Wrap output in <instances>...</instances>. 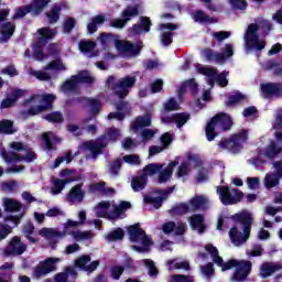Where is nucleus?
<instances>
[{
    "instance_id": "c756f323",
    "label": "nucleus",
    "mask_w": 282,
    "mask_h": 282,
    "mask_svg": "<svg viewBox=\"0 0 282 282\" xmlns=\"http://www.w3.org/2000/svg\"><path fill=\"white\" fill-rule=\"evenodd\" d=\"M15 30H17V25H14V23L12 22H6L0 25V34L2 39H4V41L12 39Z\"/></svg>"
},
{
    "instance_id": "423d86ee",
    "label": "nucleus",
    "mask_w": 282,
    "mask_h": 282,
    "mask_svg": "<svg viewBox=\"0 0 282 282\" xmlns=\"http://www.w3.org/2000/svg\"><path fill=\"white\" fill-rule=\"evenodd\" d=\"M107 147H109V140H107L106 135H100L96 140L85 141L82 144V149H84V151H89L93 160H96L98 155H102Z\"/></svg>"
},
{
    "instance_id": "864d4df0",
    "label": "nucleus",
    "mask_w": 282,
    "mask_h": 282,
    "mask_svg": "<svg viewBox=\"0 0 282 282\" xmlns=\"http://www.w3.org/2000/svg\"><path fill=\"white\" fill-rule=\"evenodd\" d=\"M78 45L83 54H89V52H94V50L96 48V42L91 40L80 41Z\"/></svg>"
},
{
    "instance_id": "79ce46f5",
    "label": "nucleus",
    "mask_w": 282,
    "mask_h": 282,
    "mask_svg": "<svg viewBox=\"0 0 282 282\" xmlns=\"http://www.w3.org/2000/svg\"><path fill=\"white\" fill-rule=\"evenodd\" d=\"M242 100H246V95L237 90L235 95H230L227 97V100L225 101V107H235V105H239V102H242Z\"/></svg>"
},
{
    "instance_id": "de8ad7c7",
    "label": "nucleus",
    "mask_w": 282,
    "mask_h": 282,
    "mask_svg": "<svg viewBox=\"0 0 282 282\" xmlns=\"http://www.w3.org/2000/svg\"><path fill=\"white\" fill-rule=\"evenodd\" d=\"M193 19L196 23H217L215 18L208 17L204 11L198 10L194 13Z\"/></svg>"
},
{
    "instance_id": "603ef678",
    "label": "nucleus",
    "mask_w": 282,
    "mask_h": 282,
    "mask_svg": "<svg viewBox=\"0 0 282 282\" xmlns=\"http://www.w3.org/2000/svg\"><path fill=\"white\" fill-rule=\"evenodd\" d=\"M280 176L276 173L267 174L264 184L268 188H274L279 186Z\"/></svg>"
},
{
    "instance_id": "ddd939ff",
    "label": "nucleus",
    "mask_w": 282,
    "mask_h": 282,
    "mask_svg": "<svg viewBox=\"0 0 282 282\" xmlns=\"http://www.w3.org/2000/svg\"><path fill=\"white\" fill-rule=\"evenodd\" d=\"M117 50L121 54H127V56H140L142 52V42L131 43L130 41L117 42Z\"/></svg>"
},
{
    "instance_id": "09e8293b",
    "label": "nucleus",
    "mask_w": 282,
    "mask_h": 282,
    "mask_svg": "<svg viewBox=\"0 0 282 282\" xmlns=\"http://www.w3.org/2000/svg\"><path fill=\"white\" fill-rule=\"evenodd\" d=\"M44 120L47 122H52L53 124H61L62 122H65V118L63 117V112L61 111H53L51 113L45 115Z\"/></svg>"
},
{
    "instance_id": "cd10ccee",
    "label": "nucleus",
    "mask_w": 282,
    "mask_h": 282,
    "mask_svg": "<svg viewBox=\"0 0 282 282\" xmlns=\"http://www.w3.org/2000/svg\"><path fill=\"white\" fill-rule=\"evenodd\" d=\"M148 182H149V177H147L144 174L132 177V181H131L132 191L134 193H140V191H144V188H147Z\"/></svg>"
},
{
    "instance_id": "3c124183",
    "label": "nucleus",
    "mask_w": 282,
    "mask_h": 282,
    "mask_svg": "<svg viewBox=\"0 0 282 282\" xmlns=\"http://www.w3.org/2000/svg\"><path fill=\"white\" fill-rule=\"evenodd\" d=\"M39 34H40V43H47L50 39L55 36L56 32H54V30L50 28H42L39 30Z\"/></svg>"
},
{
    "instance_id": "4d7b16f0",
    "label": "nucleus",
    "mask_w": 282,
    "mask_h": 282,
    "mask_svg": "<svg viewBox=\"0 0 282 282\" xmlns=\"http://www.w3.org/2000/svg\"><path fill=\"white\" fill-rule=\"evenodd\" d=\"M70 235L75 241H85L87 239H91L93 235H91V231L89 230H86V231H70Z\"/></svg>"
},
{
    "instance_id": "a19ab883",
    "label": "nucleus",
    "mask_w": 282,
    "mask_h": 282,
    "mask_svg": "<svg viewBox=\"0 0 282 282\" xmlns=\"http://www.w3.org/2000/svg\"><path fill=\"white\" fill-rule=\"evenodd\" d=\"M73 78L77 80V85H91L94 83V77L87 70H82L77 75H73Z\"/></svg>"
},
{
    "instance_id": "680f3d73",
    "label": "nucleus",
    "mask_w": 282,
    "mask_h": 282,
    "mask_svg": "<svg viewBox=\"0 0 282 282\" xmlns=\"http://www.w3.org/2000/svg\"><path fill=\"white\" fill-rule=\"evenodd\" d=\"M122 274H124V267L122 265L111 267L110 269L111 279H113L115 281H120V276H122Z\"/></svg>"
},
{
    "instance_id": "b1692460",
    "label": "nucleus",
    "mask_w": 282,
    "mask_h": 282,
    "mask_svg": "<svg viewBox=\"0 0 282 282\" xmlns=\"http://www.w3.org/2000/svg\"><path fill=\"white\" fill-rule=\"evenodd\" d=\"M170 193H173V187H170L169 191H161L160 194L162 196H158V197L145 196L144 202L145 204H151V206H154V208H156L158 210L159 208H162V204L164 203V199L169 197Z\"/></svg>"
},
{
    "instance_id": "5fc2aeb1",
    "label": "nucleus",
    "mask_w": 282,
    "mask_h": 282,
    "mask_svg": "<svg viewBox=\"0 0 282 282\" xmlns=\"http://www.w3.org/2000/svg\"><path fill=\"white\" fill-rule=\"evenodd\" d=\"M109 173L111 175H119L120 170L122 169V161L120 159H116L108 163Z\"/></svg>"
},
{
    "instance_id": "6ab92c4d",
    "label": "nucleus",
    "mask_w": 282,
    "mask_h": 282,
    "mask_svg": "<svg viewBox=\"0 0 282 282\" xmlns=\"http://www.w3.org/2000/svg\"><path fill=\"white\" fill-rule=\"evenodd\" d=\"M76 102H86V105L90 108V115L93 118H96L100 110L102 109V102H100V99L91 98V97H77Z\"/></svg>"
},
{
    "instance_id": "9b49d317",
    "label": "nucleus",
    "mask_w": 282,
    "mask_h": 282,
    "mask_svg": "<svg viewBox=\"0 0 282 282\" xmlns=\"http://www.w3.org/2000/svg\"><path fill=\"white\" fill-rule=\"evenodd\" d=\"M252 272V262L250 260H238L236 271L231 276V281L241 282L246 281Z\"/></svg>"
},
{
    "instance_id": "a211bd4d",
    "label": "nucleus",
    "mask_w": 282,
    "mask_h": 282,
    "mask_svg": "<svg viewBox=\"0 0 282 282\" xmlns=\"http://www.w3.org/2000/svg\"><path fill=\"white\" fill-rule=\"evenodd\" d=\"M281 152L282 148L279 147V143H276L275 141H271L267 147L260 150V155H263V158H267V160L273 162L275 158H279V155H281Z\"/></svg>"
},
{
    "instance_id": "f3484780",
    "label": "nucleus",
    "mask_w": 282,
    "mask_h": 282,
    "mask_svg": "<svg viewBox=\"0 0 282 282\" xmlns=\"http://www.w3.org/2000/svg\"><path fill=\"white\" fill-rule=\"evenodd\" d=\"M151 112H145L143 116L135 117V119L130 123V129L131 131H134V133H138L140 129H147V127H151Z\"/></svg>"
},
{
    "instance_id": "f257e3e1",
    "label": "nucleus",
    "mask_w": 282,
    "mask_h": 282,
    "mask_svg": "<svg viewBox=\"0 0 282 282\" xmlns=\"http://www.w3.org/2000/svg\"><path fill=\"white\" fill-rule=\"evenodd\" d=\"M230 219L234 224H239L242 227V232L237 227H232L229 230V238L236 246H243L248 239H250V232H252V214L248 210L234 214Z\"/></svg>"
},
{
    "instance_id": "69168bd1",
    "label": "nucleus",
    "mask_w": 282,
    "mask_h": 282,
    "mask_svg": "<svg viewBox=\"0 0 282 282\" xmlns=\"http://www.w3.org/2000/svg\"><path fill=\"white\" fill-rule=\"evenodd\" d=\"M231 8L235 10H248V1L247 0H229Z\"/></svg>"
},
{
    "instance_id": "dca6fc26",
    "label": "nucleus",
    "mask_w": 282,
    "mask_h": 282,
    "mask_svg": "<svg viewBox=\"0 0 282 282\" xmlns=\"http://www.w3.org/2000/svg\"><path fill=\"white\" fill-rule=\"evenodd\" d=\"M261 91H262L264 98H281L282 82L262 84Z\"/></svg>"
},
{
    "instance_id": "6e6552de",
    "label": "nucleus",
    "mask_w": 282,
    "mask_h": 282,
    "mask_svg": "<svg viewBox=\"0 0 282 282\" xmlns=\"http://www.w3.org/2000/svg\"><path fill=\"white\" fill-rule=\"evenodd\" d=\"M220 195V202L224 206H232L235 204H239L241 199H243V192L234 188L232 194L230 193V187L228 186H220L218 188Z\"/></svg>"
},
{
    "instance_id": "37998d69",
    "label": "nucleus",
    "mask_w": 282,
    "mask_h": 282,
    "mask_svg": "<svg viewBox=\"0 0 282 282\" xmlns=\"http://www.w3.org/2000/svg\"><path fill=\"white\" fill-rule=\"evenodd\" d=\"M54 100H56V95L44 94L42 95V100H41L43 105H40V106L44 111H50L54 108Z\"/></svg>"
},
{
    "instance_id": "e2e57ef3",
    "label": "nucleus",
    "mask_w": 282,
    "mask_h": 282,
    "mask_svg": "<svg viewBox=\"0 0 282 282\" xmlns=\"http://www.w3.org/2000/svg\"><path fill=\"white\" fill-rule=\"evenodd\" d=\"M144 264L149 270V276L155 279L160 274V270L155 268V262L153 260L147 259L144 260Z\"/></svg>"
},
{
    "instance_id": "ea45409f",
    "label": "nucleus",
    "mask_w": 282,
    "mask_h": 282,
    "mask_svg": "<svg viewBox=\"0 0 282 282\" xmlns=\"http://www.w3.org/2000/svg\"><path fill=\"white\" fill-rule=\"evenodd\" d=\"M164 169V164L160 163H150L143 167V175L145 177L158 175L160 171Z\"/></svg>"
},
{
    "instance_id": "a878e982",
    "label": "nucleus",
    "mask_w": 282,
    "mask_h": 282,
    "mask_svg": "<svg viewBox=\"0 0 282 282\" xmlns=\"http://www.w3.org/2000/svg\"><path fill=\"white\" fill-rule=\"evenodd\" d=\"M144 229L140 228V224H134L128 227L129 239L132 243H140L144 237Z\"/></svg>"
},
{
    "instance_id": "c9c22d12",
    "label": "nucleus",
    "mask_w": 282,
    "mask_h": 282,
    "mask_svg": "<svg viewBox=\"0 0 282 282\" xmlns=\"http://www.w3.org/2000/svg\"><path fill=\"white\" fill-rule=\"evenodd\" d=\"M3 204L7 213H21V208H23V204H21V202L12 198H6Z\"/></svg>"
},
{
    "instance_id": "1a4fd4ad",
    "label": "nucleus",
    "mask_w": 282,
    "mask_h": 282,
    "mask_svg": "<svg viewBox=\"0 0 282 282\" xmlns=\"http://www.w3.org/2000/svg\"><path fill=\"white\" fill-rule=\"evenodd\" d=\"M80 226L79 221L68 219L66 224H64V230L58 231L56 229H48V228H43L40 230V235L42 237H46V239H56V237H65L66 235L72 234V231H68V228H76Z\"/></svg>"
},
{
    "instance_id": "4468645a",
    "label": "nucleus",
    "mask_w": 282,
    "mask_h": 282,
    "mask_svg": "<svg viewBox=\"0 0 282 282\" xmlns=\"http://www.w3.org/2000/svg\"><path fill=\"white\" fill-rule=\"evenodd\" d=\"M28 250V246L21 242V237L15 236L9 242V246L4 250L6 257H17L23 254Z\"/></svg>"
},
{
    "instance_id": "e433bc0d",
    "label": "nucleus",
    "mask_w": 282,
    "mask_h": 282,
    "mask_svg": "<svg viewBox=\"0 0 282 282\" xmlns=\"http://www.w3.org/2000/svg\"><path fill=\"white\" fill-rule=\"evenodd\" d=\"M0 133H3L4 135H12L17 133V130L14 129V121L10 119H2L0 121Z\"/></svg>"
},
{
    "instance_id": "58836bf2",
    "label": "nucleus",
    "mask_w": 282,
    "mask_h": 282,
    "mask_svg": "<svg viewBox=\"0 0 282 282\" xmlns=\"http://www.w3.org/2000/svg\"><path fill=\"white\" fill-rule=\"evenodd\" d=\"M45 111L41 105L31 106L28 110H22L20 112V117L22 120H28V118H32L34 116H39V113H43Z\"/></svg>"
},
{
    "instance_id": "473e14b6",
    "label": "nucleus",
    "mask_w": 282,
    "mask_h": 282,
    "mask_svg": "<svg viewBox=\"0 0 282 282\" xmlns=\"http://www.w3.org/2000/svg\"><path fill=\"white\" fill-rule=\"evenodd\" d=\"M68 198L70 202H83L85 199V192L83 191V185L77 184L72 187L68 193Z\"/></svg>"
},
{
    "instance_id": "412c9836",
    "label": "nucleus",
    "mask_w": 282,
    "mask_h": 282,
    "mask_svg": "<svg viewBox=\"0 0 282 282\" xmlns=\"http://www.w3.org/2000/svg\"><path fill=\"white\" fill-rule=\"evenodd\" d=\"M139 21V24L132 25V32L134 34H143V32L147 34L151 32V25H153V23L151 22V18L147 15H141Z\"/></svg>"
},
{
    "instance_id": "393cba45",
    "label": "nucleus",
    "mask_w": 282,
    "mask_h": 282,
    "mask_svg": "<svg viewBox=\"0 0 282 282\" xmlns=\"http://www.w3.org/2000/svg\"><path fill=\"white\" fill-rule=\"evenodd\" d=\"M189 226L192 230H197L199 235L206 231V224L204 223V215L202 214H194L189 218Z\"/></svg>"
},
{
    "instance_id": "f704fd0d",
    "label": "nucleus",
    "mask_w": 282,
    "mask_h": 282,
    "mask_svg": "<svg viewBox=\"0 0 282 282\" xmlns=\"http://www.w3.org/2000/svg\"><path fill=\"white\" fill-rule=\"evenodd\" d=\"M70 182H74L72 178L61 180L55 178L53 180V187L51 189V193L53 195H61L63 193V189L65 188V185L69 184Z\"/></svg>"
},
{
    "instance_id": "13d9d810",
    "label": "nucleus",
    "mask_w": 282,
    "mask_h": 282,
    "mask_svg": "<svg viewBox=\"0 0 282 282\" xmlns=\"http://www.w3.org/2000/svg\"><path fill=\"white\" fill-rule=\"evenodd\" d=\"M101 135H106V140H108V144L109 142H117L118 138L120 137V130L116 129V128H109L104 134Z\"/></svg>"
},
{
    "instance_id": "20e7f679",
    "label": "nucleus",
    "mask_w": 282,
    "mask_h": 282,
    "mask_svg": "<svg viewBox=\"0 0 282 282\" xmlns=\"http://www.w3.org/2000/svg\"><path fill=\"white\" fill-rule=\"evenodd\" d=\"M48 3L50 0H33L30 4L21 6L15 9V13L12 15V21L23 19L30 13H32V17H39Z\"/></svg>"
},
{
    "instance_id": "052dcab7",
    "label": "nucleus",
    "mask_w": 282,
    "mask_h": 282,
    "mask_svg": "<svg viewBox=\"0 0 282 282\" xmlns=\"http://www.w3.org/2000/svg\"><path fill=\"white\" fill-rule=\"evenodd\" d=\"M180 109V104H177V100L175 98H170L164 105H163V111L165 113H169L171 111H177Z\"/></svg>"
},
{
    "instance_id": "0e129e2a",
    "label": "nucleus",
    "mask_w": 282,
    "mask_h": 282,
    "mask_svg": "<svg viewBox=\"0 0 282 282\" xmlns=\"http://www.w3.org/2000/svg\"><path fill=\"white\" fill-rule=\"evenodd\" d=\"M28 91L25 89L22 88H13L11 90V99L13 100V102H19V100H21V98H23V96H25Z\"/></svg>"
},
{
    "instance_id": "f8f14e48",
    "label": "nucleus",
    "mask_w": 282,
    "mask_h": 282,
    "mask_svg": "<svg viewBox=\"0 0 282 282\" xmlns=\"http://www.w3.org/2000/svg\"><path fill=\"white\" fill-rule=\"evenodd\" d=\"M191 120V115L188 112H176L172 116L164 115V111H162L161 116V122L163 124H176L177 129H182L184 124H186Z\"/></svg>"
},
{
    "instance_id": "bf43d9fd",
    "label": "nucleus",
    "mask_w": 282,
    "mask_h": 282,
    "mask_svg": "<svg viewBox=\"0 0 282 282\" xmlns=\"http://www.w3.org/2000/svg\"><path fill=\"white\" fill-rule=\"evenodd\" d=\"M105 186H107L106 182L93 183L89 185L88 192L91 193L93 195L96 193H99L100 195H102L105 192Z\"/></svg>"
},
{
    "instance_id": "7c9ffc66",
    "label": "nucleus",
    "mask_w": 282,
    "mask_h": 282,
    "mask_svg": "<svg viewBox=\"0 0 282 282\" xmlns=\"http://www.w3.org/2000/svg\"><path fill=\"white\" fill-rule=\"evenodd\" d=\"M1 158L4 160V162H7V164L12 162H23V155L17 152L8 151L6 148L1 149Z\"/></svg>"
},
{
    "instance_id": "5701e85b",
    "label": "nucleus",
    "mask_w": 282,
    "mask_h": 282,
    "mask_svg": "<svg viewBox=\"0 0 282 282\" xmlns=\"http://www.w3.org/2000/svg\"><path fill=\"white\" fill-rule=\"evenodd\" d=\"M177 164H180L178 161H172L165 169L160 170L158 178L159 184H166V182L173 177V171Z\"/></svg>"
},
{
    "instance_id": "338daca9",
    "label": "nucleus",
    "mask_w": 282,
    "mask_h": 282,
    "mask_svg": "<svg viewBox=\"0 0 282 282\" xmlns=\"http://www.w3.org/2000/svg\"><path fill=\"white\" fill-rule=\"evenodd\" d=\"M74 28H76V19L68 18L64 21L63 31L65 34H69Z\"/></svg>"
},
{
    "instance_id": "0eeeda50",
    "label": "nucleus",
    "mask_w": 282,
    "mask_h": 282,
    "mask_svg": "<svg viewBox=\"0 0 282 282\" xmlns=\"http://www.w3.org/2000/svg\"><path fill=\"white\" fill-rule=\"evenodd\" d=\"M257 32H259V24H249L245 35V41L249 50H257L258 52H261V50H265V42L259 40V34H257Z\"/></svg>"
},
{
    "instance_id": "49530a36",
    "label": "nucleus",
    "mask_w": 282,
    "mask_h": 282,
    "mask_svg": "<svg viewBox=\"0 0 282 282\" xmlns=\"http://www.w3.org/2000/svg\"><path fill=\"white\" fill-rule=\"evenodd\" d=\"M97 217H106V219H109L110 221H116V219H120V217H122V214L120 213V209L115 206L113 210L110 213L98 210Z\"/></svg>"
},
{
    "instance_id": "72a5a7b5",
    "label": "nucleus",
    "mask_w": 282,
    "mask_h": 282,
    "mask_svg": "<svg viewBox=\"0 0 282 282\" xmlns=\"http://www.w3.org/2000/svg\"><path fill=\"white\" fill-rule=\"evenodd\" d=\"M140 14V6H129L121 12V19H124L127 23L133 19V17H138Z\"/></svg>"
},
{
    "instance_id": "4be33fe9",
    "label": "nucleus",
    "mask_w": 282,
    "mask_h": 282,
    "mask_svg": "<svg viewBox=\"0 0 282 282\" xmlns=\"http://www.w3.org/2000/svg\"><path fill=\"white\" fill-rule=\"evenodd\" d=\"M279 270H282L281 263L263 262L260 267V276L261 279H268V276H272Z\"/></svg>"
},
{
    "instance_id": "f03ea898",
    "label": "nucleus",
    "mask_w": 282,
    "mask_h": 282,
    "mask_svg": "<svg viewBox=\"0 0 282 282\" xmlns=\"http://www.w3.org/2000/svg\"><path fill=\"white\" fill-rule=\"evenodd\" d=\"M135 76L127 75L116 82V76L110 75L106 79V85L113 96L119 100H124L133 87H135Z\"/></svg>"
},
{
    "instance_id": "6e6d98bb",
    "label": "nucleus",
    "mask_w": 282,
    "mask_h": 282,
    "mask_svg": "<svg viewBox=\"0 0 282 282\" xmlns=\"http://www.w3.org/2000/svg\"><path fill=\"white\" fill-rule=\"evenodd\" d=\"M46 69H53L55 72H65L67 67H65V64H63L62 58H56L47 64Z\"/></svg>"
},
{
    "instance_id": "c03bdc74",
    "label": "nucleus",
    "mask_w": 282,
    "mask_h": 282,
    "mask_svg": "<svg viewBox=\"0 0 282 282\" xmlns=\"http://www.w3.org/2000/svg\"><path fill=\"white\" fill-rule=\"evenodd\" d=\"M62 10H63V8H61V6L52 7L50 12H46L48 23H51V24L58 23V21L61 20Z\"/></svg>"
},
{
    "instance_id": "8fccbe9b",
    "label": "nucleus",
    "mask_w": 282,
    "mask_h": 282,
    "mask_svg": "<svg viewBox=\"0 0 282 282\" xmlns=\"http://www.w3.org/2000/svg\"><path fill=\"white\" fill-rule=\"evenodd\" d=\"M78 89V82L74 78V75L69 79H66L62 85V91H76Z\"/></svg>"
},
{
    "instance_id": "4c0bfd02",
    "label": "nucleus",
    "mask_w": 282,
    "mask_h": 282,
    "mask_svg": "<svg viewBox=\"0 0 282 282\" xmlns=\"http://www.w3.org/2000/svg\"><path fill=\"white\" fill-rule=\"evenodd\" d=\"M235 55V50L232 48V44H226L223 48L221 53H217V63H225L227 58H230Z\"/></svg>"
},
{
    "instance_id": "c85d7f7f",
    "label": "nucleus",
    "mask_w": 282,
    "mask_h": 282,
    "mask_svg": "<svg viewBox=\"0 0 282 282\" xmlns=\"http://www.w3.org/2000/svg\"><path fill=\"white\" fill-rule=\"evenodd\" d=\"M99 41L102 47H107V45H115L117 50H118V42H122V40H119L118 35L113 33H101L99 35Z\"/></svg>"
},
{
    "instance_id": "774afa93",
    "label": "nucleus",
    "mask_w": 282,
    "mask_h": 282,
    "mask_svg": "<svg viewBox=\"0 0 282 282\" xmlns=\"http://www.w3.org/2000/svg\"><path fill=\"white\" fill-rule=\"evenodd\" d=\"M259 28L262 30V35L268 36L272 32V24L269 20H262L259 23Z\"/></svg>"
},
{
    "instance_id": "39448f33",
    "label": "nucleus",
    "mask_w": 282,
    "mask_h": 282,
    "mask_svg": "<svg viewBox=\"0 0 282 282\" xmlns=\"http://www.w3.org/2000/svg\"><path fill=\"white\" fill-rule=\"evenodd\" d=\"M248 140V130L242 129L238 133L232 134L230 139H223L218 147L220 149H228V151H231L232 153H239L241 149H243V145H241L242 142H246Z\"/></svg>"
},
{
    "instance_id": "a18cd8bd",
    "label": "nucleus",
    "mask_w": 282,
    "mask_h": 282,
    "mask_svg": "<svg viewBox=\"0 0 282 282\" xmlns=\"http://www.w3.org/2000/svg\"><path fill=\"white\" fill-rule=\"evenodd\" d=\"M107 241L116 242V241H122L124 239V229L118 227L111 231L108 232L106 236Z\"/></svg>"
},
{
    "instance_id": "bb28decb",
    "label": "nucleus",
    "mask_w": 282,
    "mask_h": 282,
    "mask_svg": "<svg viewBox=\"0 0 282 282\" xmlns=\"http://www.w3.org/2000/svg\"><path fill=\"white\" fill-rule=\"evenodd\" d=\"M171 217H184L191 213V205L188 203H178L169 210Z\"/></svg>"
},
{
    "instance_id": "2f4dec72",
    "label": "nucleus",
    "mask_w": 282,
    "mask_h": 282,
    "mask_svg": "<svg viewBox=\"0 0 282 282\" xmlns=\"http://www.w3.org/2000/svg\"><path fill=\"white\" fill-rule=\"evenodd\" d=\"M106 21L104 14H98L91 18L90 22L87 24L88 34H95L98 32V25H102Z\"/></svg>"
},
{
    "instance_id": "aec40b11",
    "label": "nucleus",
    "mask_w": 282,
    "mask_h": 282,
    "mask_svg": "<svg viewBox=\"0 0 282 282\" xmlns=\"http://www.w3.org/2000/svg\"><path fill=\"white\" fill-rule=\"evenodd\" d=\"M189 213H197V210H206L208 208V199L206 196H195L188 200Z\"/></svg>"
},
{
    "instance_id": "7ed1b4c3",
    "label": "nucleus",
    "mask_w": 282,
    "mask_h": 282,
    "mask_svg": "<svg viewBox=\"0 0 282 282\" xmlns=\"http://www.w3.org/2000/svg\"><path fill=\"white\" fill-rule=\"evenodd\" d=\"M232 118L226 112H220L214 116L205 127V135L208 142H213L218 135V131H230L232 129Z\"/></svg>"
},
{
    "instance_id": "2eb2a0df",
    "label": "nucleus",
    "mask_w": 282,
    "mask_h": 282,
    "mask_svg": "<svg viewBox=\"0 0 282 282\" xmlns=\"http://www.w3.org/2000/svg\"><path fill=\"white\" fill-rule=\"evenodd\" d=\"M98 265H100V261L95 260L91 262V256L89 254H84L75 260V268L84 272H95V270H98Z\"/></svg>"
},
{
    "instance_id": "9d476101",
    "label": "nucleus",
    "mask_w": 282,
    "mask_h": 282,
    "mask_svg": "<svg viewBox=\"0 0 282 282\" xmlns=\"http://www.w3.org/2000/svg\"><path fill=\"white\" fill-rule=\"evenodd\" d=\"M58 258H47L40 265H36L33 270V276L35 279H41V276H45L51 272H56V263H58Z\"/></svg>"
}]
</instances>
